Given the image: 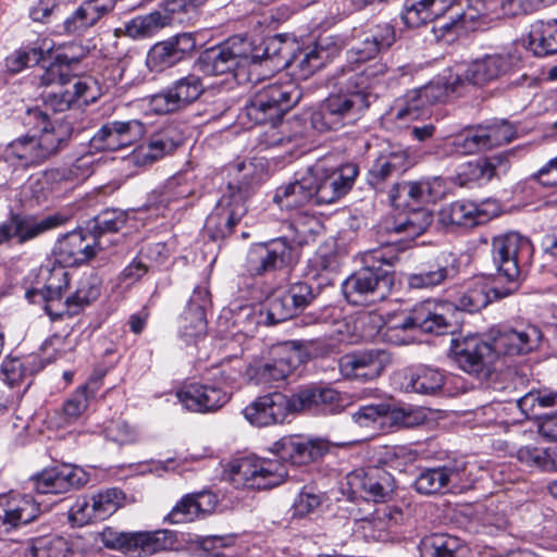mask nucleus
Returning a JSON list of instances; mask_svg holds the SVG:
<instances>
[{"instance_id": "f257e3e1", "label": "nucleus", "mask_w": 557, "mask_h": 557, "mask_svg": "<svg viewBox=\"0 0 557 557\" xmlns=\"http://www.w3.org/2000/svg\"><path fill=\"white\" fill-rule=\"evenodd\" d=\"M388 66L382 61L363 70L342 66L335 74L337 94H331L311 115V124L319 132L338 131L356 123L376 100L373 88L382 83Z\"/></svg>"}, {"instance_id": "f03ea898", "label": "nucleus", "mask_w": 557, "mask_h": 557, "mask_svg": "<svg viewBox=\"0 0 557 557\" xmlns=\"http://www.w3.org/2000/svg\"><path fill=\"white\" fill-rule=\"evenodd\" d=\"M327 450V442L320 438L284 436L273 444L272 451L276 458L250 455L233 459L228 466V479L236 488L270 490L285 481L288 475L286 462L306 465L323 457Z\"/></svg>"}, {"instance_id": "7ed1b4c3", "label": "nucleus", "mask_w": 557, "mask_h": 557, "mask_svg": "<svg viewBox=\"0 0 557 557\" xmlns=\"http://www.w3.org/2000/svg\"><path fill=\"white\" fill-rule=\"evenodd\" d=\"M533 251L531 240L519 233L495 236L492 240L493 262L497 269V281L505 278L506 286H497L483 277H476L468 283L457 298L456 308L478 312L493 300L513 294L519 287L521 268L531 263Z\"/></svg>"}, {"instance_id": "20e7f679", "label": "nucleus", "mask_w": 557, "mask_h": 557, "mask_svg": "<svg viewBox=\"0 0 557 557\" xmlns=\"http://www.w3.org/2000/svg\"><path fill=\"white\" fill-rule=\"evenodd\" d=\"M399 257L393 244L366 250L361 253L362 267L342 284L347 301L354 305L373 304L385 299L394 285L392 268Z\"/></svg>"}, {"instance_id": "39448f33", "label": "nucleus", "mask_w": 557, "mask_h": 557, "mask_svg": "<svg viewBox=\"0 0 557 557\" xmlns=\"http://www.w3.org/2000/svg\"><path fill=\"white\" fill-rule=\"evenodd\" d=\"M250 40L245 36H233L224 44L203 51L198 58L202 73L211 76L230 74L238 85L261 82V73H253L247 53H251Z\"/></svg>"}, {"instance_id": "423d86ee", "label": "nucleus", "mask_w": 557, "mask_h": 557, "mask_svg": "<svg viewBox=\"0 0 557 557\" xmlns=\"http://www.w3.org/2000/svg\"><path fill=\"white\" fill-rule=\"evenodd\" d=\"M237 364H222L216 368L213 382L185 384L176 392V397L185 409L191 412L210 413L223 408L231 399L227 387L237 382L243 372Z\"/></svg>"}, {"instance_id": "0eeeda50", "label": "nucleus", "mask_w": 557, "mask_h": 557, "mask_svg": "<svg viewBox=\"0 0 557 557\" xmlns=\"http://www.w3.org/2000/svg\"><path fill=\"white\" fill-rule=\"evenodd\" d=\"M453 327L451 314L445 304L424 300L416 304L410 311L388 324L383 336L394 345H404L408 341L400 332L419 330L422 333L444 335L450 333Z\"/></svg>"}, {"instance_id": "6e6552de", "label": "nucleus", "mask_w": 557, "mask_h": 557, "mask_svg": "<svg viewBox=\"0 0 557 557\" xmlns=\"http://www.w3.org/2000/svg\"><path fill=\"white\" fill-rule=\"evenodd\" d=\"M300 98V89L292 81L269 83L253 94L244 108V114L255 124L278 122Z\"/></svg>"}, {"instance_id": "1a4fd4ad", "label": "nucleus", "mask_w": 557, "mask_h": 557, "mask_svg": "<svg viewBox=\"0 0 557 557\" xmlns=\"http://www.w3.org/2000/svg\"><path fill=\"white\" fill-rule=\"evenodd\" d=\"M297 260V247L287 237L282 236L251 245L244 267L249 275L262 276L292 268Z\"/></svg>"}, {"instance_id": "9d476101", "label": "nucleus", "mask_w": 557, "mask_h": 557, "mask_svg": "<svg viewBox=\"0 0 557 557\" xmlns=\"http://www.w3.org/2000/svg\"><path fill=\"white\" fill-rule=\"evenodd\" d=\"M69 286V272L63 265H41L35 272L33 286L26 289L25 297L32 304H44L46 313L52 321H57L62 319L60 309Z\"/></svg>"}, {"instance_id": "9b49d317", "label": "nucleus", "mask_w": 557, "mask_h": 557, "mask_svg": "<svg viewBox=\"0 0 557 557\" xmlns=\"http://www.w3.org/2000/svg\"><path fill=\"white\" fill-rule=\"evenodd\" d=\"M313 187L314 205H330L348 193L358 175V166L346 163L338 168L326 169L323 163L309 166Z\"/></svg>"}, {"instance_id": "f8f14e48", "label": "nucleus", "mask_w": 557, "mask_h": 557, "mask_svg": "<svg viewBox=\"0 0 557 557\" xmlns=\"http://www.w3.org/2000/svg\"><path fill=\"white\" fill-rule=\"evenodd\" d=\"M65 222L66 218L59 213L40 218L11 211L8 219L0 223V246H10L12 242L24 245Z\"/></svg>"}, {"instance_id": "ddd939ff", "label": "nucleus", "mask_w": 557, "mask_h": 557, "mask_svg": "<svg viewBox=\"0 0 557 557\" xmlns=\"http://www.w3.org/2000/svg\"><path fill=\"white\" fill-rule=\"evenodd\" d=\"M102 543L107 548L123 553L151 555L173 547L175 534L169 530L154 532H119L107 528L101 533Z\"/></svg>"}, {"instance_id": "4468645a", "label": "nucleus", "mask_w": 557, "mask_h": 557, "mask_svg": "<svg viewBox=\"0 0 557 557\" xmlns=\"http://www.w3.org/2000/svg\"><path fill=\"white\" fill-rule=\"evenodd\" d=\"M450 357L462 371L480 380L490 377L495 361L491 344L476 335L453 339Z\"/></svg>"}, {"instance_id": "2eb2a0df", "label": "nucleus", "mask_w": 557, "mask_h": 557, "mask_svg": "<svg viewBox=\"0 0 557 557\" xmlns=\"http://www.w3.org/2000/svg\"><path fill=\"white\" fill-rule=\"evenodd\" d=\"M64 145L63 134L46 133L39 136L25 134L7 146L4 156L8 161H17L22 166H30L46 161Z\"/></svg>"}, {"instance_id": "dca6fc26", "label": "nucleus", "mask_w": 557, "mask_h": 557, "mask_svg": "<svg viewBox=\"0 0 557 557\" xmlns=\"http://www.w3.org/2000/svg\"><path fill=\"white\" fill-rule=\"evenodd\" d=\"M396 41V29L387 22L379 23L362 30L358 41L347 51V63L344 66L363 70L364 63L386 52Z\"/></svg>"}, {"instance_id": "f3484780", "label": "nucleus", "mask_w": 557, "mask_h": 557, "mask_svg": "<svg viewBox=\"0 0 557 557\" xmlns=\"http://www.w3.org/2000/svg\"><path fill=\"white\" fill-rule=\"evenodd\" d=\"M205 89L202 78L189 73L151 96L149 104L157 114L178 112L197 101Z\"/></svg>"}, {"instance_id": "a211bd4d", "label": "nucleus", "mask_w": 557, "mask_h": 557, "mask_svg": "<svg viewBox=\"0 0 557 557\" xmlns=\"http://www.w3.org/2000/svg\"><path fill=\"white\" fill-rule=\"evenodd\" d=\"M296 412H300L296 392L292 396L280 392L268 393L259 396L243 410L245 418L257 426L282 423L288 414Z\"/></svg>"}, {"instance_id": "6ab92c4d", "label": "nucleus", "mask_w": 557, "mask_h": 557, "mask_svg": "<svg viewBox=\"0 0 557 557\" xmlns=\"http://www.w3.org/2000/svg\"><path fill=\"white\" fill-rule=\"evenodd\" d=\"M460 270V261L450 251H441L433 258L422 262L407 277L410 288L432 289L455 280Z\"/></svg>"}, {"instance_id": "aec40b11", "label": "nucleus", "mask_w": 557, "mask_h": 557, "mask_svg": "<svg viewBox=\"0 0 557 557\" xmlns=\"http://www.w3.org/2000/svg\"><path fill=\"white\" fill-rule=\"evenodd\" d=\"M389 352L373 348L345 354L338 359V369L344 379L372 381L379 377L391 363Z\"/></svg>"}, {"instance_id": "412c9836", "label": "nucleus", "mask_w": 557, "mask_h": 557, "mask_svg": "<svg viewBox=\"0 0 557 557\" xmlns=\"http://www.w3.org/2000/svg\"><path fill=\"white\" fill-rule=\"evenodd\" d=\"M146 133L139 120L111 121L103 124L90 139V147L98 151H117L137 143Z\"/></svg>"}, {"instance_id": "4be33fe9", "label": "nucleus", "mask_w": 557, "mask_h": 557, "mask_svg": "<svg viewBox=\"0 0 557 557\" xmlns=\"http://www.w3.org/2000/svg\"><path fill=\"white\" fill-rule=\"evenodd\" d=\"M40 513L39 503L29 494L0 495V537L33 522Z\"/></svg>"}, {"instance_id": "5701e85b", "label": "nucleus", "mask_w": 557, "mask_h": 557, "mask_svg": "<svg viewBox=\"0 0 557 557\" xmlns=\"http://www.w3.org/2000/svg\"><path fill=\"white\" fill-rule=\"evenodd\" d=\"M446 194V184L441 177H432L417 182L393 184L388 198L393 206L426 205L441 200Z\"/></svg>"}, {"instance_id": "b1692460", "label": "nucleus", "mask_w": 557, "mask_h": 557, "mask_svg": "<svg viewBox=\"0 0 557 557\" xmlns=\"http://www.w3.org/2000/svg\"><path fill=\"white\" fill-rule=\"evenodd\" d=\"M32 481L38 494H63L84 486L89 475L81 467L62 465L42 470Z\"/></svg>"}, {"instance_id": "393cba45", "label": "nucleus", "mask_w": 557, "mask_h": 557, "mask_svg": "<svg viewBox=\"0 0 557 557\" xmlns=\"http://www.w3.org/2000/svg\"><path fill=\"white\" fill-rule=\"evenodd\" d=\"M348 483L366 499L385 503L391 499L396 482L394 476L381 466H369L348 475Z\"/></svg>"}, {"instance_id": "a878e982", "label": "nucleus", "mask_w": 557, "mask_h": 557, "mask_svg": "<svg viewBox=\"0 0 557 557\" xmlns=\"http://www.w3.org/2000/svg\"><path fill=\"white\" fill-rule=\"evenodd\" d=\"M195 48L194 34L181 33L153 45L148 51L146 62L151 71L162 72L186 59Z\"/></svg>"}, {"instance_id": "bb28decb", "label": "nucleus", "mask_w": 557, "mask_h": 557, "mask_svg": "<svg viewBox=\"0 0 557 557\" xmlns=\"http://www.w3.org/2000/svg\"><path fill=\"white\" fill-rule=\"evenodd\" d=\"M444 97L445 90L440 85L429 84L410 90L403 98L397 99L387 115L398 123L416 121L426 107L441 101Z\"/></svg>"}, {"instance_id": "cd10ccee", "label": "nucleus", "mask_w": 557, "mask_h": 557, "mask_svg": "<svg viewBox=\"0 0 557 557\" xmlns=\"http://www.w3.org/2000/svg\"><path fill=\"white\" fill-rule=\"evenodd\" d=\"M542 336L541 330L533 324L503 329L493 337L491 344L494 358L496 359L497 355L519 356L529 354L539 346Z\"/></svg>"}, {"instance_id": "c85d7f7f", "label": "nucleus", "mask_w": 557, "mask_h": 557, "mask_svg": "<svg viewBox=\"0 0 557 557\" xmlns=\"http://www.w3.org/2000/svg\"><path fill=\"white\" fill-rule=\"evenodd\" d=\"M296 401L301 411L320 414H336L347 406V398L337 389L325 386H307L296 392Z\"/></svg>"}, {"instance_id": "c756f323", "label": "nucleus", "mask_w": 557, "mask_h": 557, "mask_svg": "<svg viewBox=\"0 0 557 557\" xmlns=\"http://www.w3.org/2000/svg\"><path fill=\"white\" fill-rule=\"evenodd\" d=\"M97 238H92L88 230H77L65 234L55 246V255L60 263L75 267L91 260L98 249Z\"/></svg>"}, {"instance_id": "7c9ffc66", "label": "nucleus", "mask_w": 557, "mask_h": 557, "mask_svg": "<svg viewBox=\"0 0 557 557\" xmlns=\"http://www.w3.org/2000/svg\"><path fill=\"white\" fill-rule=\"evenodd\" d=\"M208 302L209 292L196 287L180 323V336L187 345L196 344L207 334L205 308Z\"/></svg>"}, {"instance_id": "2f4dec72", "label": "nucleus", "mask_w": 557, "mask_h": 557, "mask_svg": "<svg viewBox=\"0 0 557 557\" xmlns=\"http://www.w3.org/2000/svg\"><path fill=\"white\" fill-rule=\"evenodd\" d=\"M409 168L408 152L399 146L383 149L368 173V183L377 191L384 190V183L405 173Z\"/></svg>"}, {"instance_id": "473e14b6", "label": "nucleus", "mask_w": 557, "mask_h": 557, "mask_svg": "<svg viewBox=\"0 0 557 557\" xmlns=\"http://www.w3.org/2000/svg\"><path fill=\"white\" fill-rule=\"evenodd\" d=\"M297 362L296 351L283 349L268 362L247 367L246 375L256 385L269 386L284 381L296 369Z\"/></svg>"}, {"instance_id": "72a5a7b5", "label": "nucleus", "mask_w": 557, "mask_h": 557, "mask_svg": "<svg viewBox=\"0 0 557 557\" xmlns=\"http://www.w3.org/2000/svg\"><path fill=\"white\" fill-rule=\"evenodd\" d=\"M513 65L509 53L485 54L472 61L465 71V79L473 85H485L508 74Z\"/></svg>"}, {"instance_id": "f704fd0d", "label": "nucleus", "mask_w": 557, "mask_h": 557, "mask_svg": "<svg viewBox=\"0 0 557 557\" xmlns=\"http://www.w3.org/2000/svg\"><path fill=\"white\" fill-rule=\"evenodd\" d=\"M485 210L469 200H456L438 211V222L447 228L474 227L488 221Z\"/></svg>"}, {"instance_id": "c9c22d12", "label": "nucleus", "mask_w": 557, "mask_h": 557, "mask_svg": "<svg viewBox=\"0 0 557 557\" xmlns=\"http://www.w3.org/2000/svg\"><path fill=\"white\" fill-rule=\"evenodd\" d=\"M313 178L310 176L309 168L305 172H298L294 182L278 186L275 190L273 201L281 208L293 210L314 203Z\"/></svg>"}, {"instance_id": "e433bc0d", "label": "nucleus", "mask_w": 557, "mask_h": 557, "mask_svg": "<svg viewBox=\"0 0 557 557\" xmlns=\"http://www.w3.org/2000/svg\"><path fill=\"white\" fill-rule=\"evenodd\" d=\"M455 0H405L401 20L407 27L416 28L438 17H443L448 10L454 9Z\"/></svg>"}, {"instance_id": "4c0bfd02", "label": "nucleus", "mask_w": 557, "mask_h": 557, "mask_svg": "<svg viewBox=\"0 0 557 557\" xmlns=\"http://www.w3.org/2000/svg\"><path fill=\"white\" fill-rule=\"evenodd\" d=\"M249 40L252 48L251 53H247L249 65L253 73H261V81L274 67L280 69L287 64V62L281 58V46L283 41L277 37L264 40L260 39L259 44L251 38H249Z\"/></svg>"}, {"instance_id": "58836bf2", "label": "nucleus", "mask_w": 557, "mask_h": 557, "mask_svg": "<svg viewBox=\"0 0 557 557\" xmlns=\"http://www.w3.org/2000/svg\"><path fill=\"white\" fill-rule=\"evenodd\" d=\"M181 140L172 127L164 128L151 136L146 146L140 147L133 154V160L138 165H149L164 156L173 152Z\"/></svg>"}, {"instance_id": "ea45409f", "label": "nucleus", "mask_w": 557, "mask_h": 557, "mask_svg": "<svg viewBox=\"0 0 557 557\" xmlns=\"http://www.w3.org/2000/svg\"><path fill=\"white\" fill-rule=\"evenodd\" d=\"M101 293V284L98 276L88 274L81 277L76 289L67 296L60 309L62 319L79 314L86 307L96 301Z\"/></svg>"}, {"instance_id": "a19ab883", "label": "nucleus", "mask_w": 557, "mask_h": 557, "mask_svg": "<svg viewBox=\"0 0 557 557\" xmlns=\"http://www.w3.org/2000/svg\"><path fill=\"white\" fill-rule=\"evenodd\" d=\"M127 221L126 213L117 209H106L97 214L87 224V230L99 243L98 249L103 250L109 245L113 244L111 235L116 234L122 230Z\"/></svg>"}, {"instance_id": "79ce46f5", "label": "nucleus", "mask_w": 557, "mask_h": 557, "mask_svg": "<svg viewBox=\"0 0 557 557\" xmlns=\"http://www.w3.org/2000/svg\"><path fill=\"white\" fill-rule=\"evenodd\" d=\"M405 379L407 391L428 396L441 393L446 382L443 371L428 366L410 370Z\"/></svg>"}, {"instance_id": "37998d69", "label": "nucleus", "mask_w": 557, "mask_h": 557, "mask_svg": "<svg viewBox=\"0 0 557 557\" xmlns=\"http://www.w3.org/2000/svg\"><path fill=\"white\" fill-rule=\"evenodd\" d=\"M528 48L536 57L557 53V18L535 21L529 33Z\"/></svg>"}, {"instance_id": "c03bdc74", "label": "nucleus", "mask_w": 557, "mask_h": 557, "mask_svg": "<svg viewBox=\"0 0 557 557\" xmlns=\"http://www.w3.org/2000/svg\"><path fill=\"white\" fill-rule=\"evenodd\" d=\"M420 557H458L465 550L463 541L447 533H431L418 545Z\"/></svg>"}, {"instance_id": "a18cd8bd", "label": "nucleus", "mask_w": 557, "mask_h": 557, "mask_svg": "<svg viewBox=\"0 0 557 557\" xmlns=\"http://www.w3.org/2000/svg\"><path fill=\"white\" fill-rule=\"evenodd\" d=\"M67 542L54 534L32 537L24 542L20 548L21 557H65Z\"/></svg>"}, {"instance_id": "49530a36", "label": "nucleus", "mask_w": 557, "mask_h": 557, "mask_svg": "<svg viewBox=\"0 0 557 557\" xmlns=\"http://www.w3.org/2000/svg\"><path fill=\"white\" fill-rule=\"evenodd\" d=\"M41 368L40 360L35 356L25 358L7 357L1 363V373L7 384L14 387L39 372Z\"/></svg>"}, {"instance_id": "de8ad7c7", "label": "nucleus", "mask_w": 557, "mask_h": 557, "mask_svg": "<svg viewBox=\"0 0 557 557\" xmlns=\"http://www.w3.org/2000/svg\"><path fill=\"white\" fill-rule=\"evenodd\" d=\"M95 162V154L87 152L76 158L70 165L50 171L47 176L57 182L78 184L94 173Z\"/></svg>"}, {"instance_id": "09e8293b", "label": "nucleus", "mask_w": 557, "mask_h": 557, "mask_svg": "<svg viewBox=\"0 0 557 557\" xmlns=\"http://www.w3.org/2000/svg\"><path fill=\"white\" fill-rule=\"evenodd\" d=\"M23 126L32 136H39L46 133L63 134V143H67L70 132L62 125H53L49 115L39 107L27 108L20 116Z\"/></svg>"}, {"instance_id": "8fccbe9b", "label": "nucleus", "mask_w": 557, "mask_h": 557, "mask_svg": "<svg viewBox=\"0 0 557 557\" xmlns=\"http://www.w3.org/2000/svg\"><path fill=\"white\" fill-rule=\"evenodd\" d=\"M252 194L253 189L247 182L228 183L218 205L235 216L243 219L248 211L247 201Z\"/></svg>"}, {"instance_id": "3c124183", "label": "nucleus", "mask_w": 557, "mask_h": 557, "mask_svg": "<svg viewBox=\"0 0 557 557\" xmlns=\"http://www.w3.org/2000/svg\"><path fill=\"white\" fill-rule=\"evenodd\" d=\"M483 8L484 4L481 0H475L473 4H468L467 8H462L461 2L455 0L454 9L448 10V12H455L462 30H484L493 18L483 12Z\"/></svg>"}, {"instance_id": "603ef678", "label": "nucleus", "mask_w": 557, "mask_h": 557, "mask_svg": "<svg viewBox=\"0 0 557 557\" xmlns=\"http://www.w3.org/2000/svg\"><path fill=\"white\" fill-rule=\"evenodd\" d=\"M240 220L216 203L215 208L207 216L205 231L212 240L224 239L233 233Z\"/></svg>"}, {"instance_id": "864d4df0", "label": "nucleus", "mask_w": 557, "mask_h": 557, "mask_svg": "<svg viewBox=\"0 0 557 557\" xmlns=\"http://www.w3.org/2000/svg\"><path fill=\"white\" fill-rule=\"evenodd\" d=\"M446 471V465L422 469L413 482L414 490L422 495L446 493L447 480L449 478Z\"/></svg>"}, {"instance_id": "5fc2aeb1", "label": "nucleus", "mask_w": 557, "mask_h": 557, "mask_svg": "<svg viewBox=\"0 0 557 557\" xmlns=\"http://www.w3.org/2000/svg\"><path fill=\"white\" fill-rule=\"evenodd\" d=\"M195 175L190 171L176 173L166 180L161 201L170 203L193 196L196 191Z\"/></svg>"}, {"instance_id": "6e6d98bb", "label": "nucleus", "mask_w": 557, "mask_h": 557, "mask_svg": "<svg viewBox=\"0 0 557 557\" xmlns=\"http://www.w3.org/2000/svg\"><path fill=\"white\" fill-rule=\"evenodd\" d=\"M432 215L425 210H414L406 215L399 216L392 230L407 239H414L422 235L431 225Z\"/></svg>"}, {"instance_id": "4d7b16f0", "label": "nucleus", "mask_w": 557, "mask_h": 557, "mask_svg": "<svg viewBox=\"0 0 557 557\" xmlns=\"http://www.w3.org/2000/svg\"><path fill=\"white\" fill-rule=\"evenodd\" d=\"M418 459V453L408 446H383L376 453V461L392 469L404 471Z\"/></svg>"}, {"instance_id": "13d9d810", "label": "nucleus", "mask_w": 557, "mask_h": 557, "mask_svg": "<svg viewBox=\"0 0 557 557\" xmlns=\"http://www.w3.org/2000/svg\"><path fill=\"white\" fill-rule=\"evenodd\" d=\"M163 26V15L153 11L132 18L125 24L124 33L133 39H144L153 36Z\"/></svg>"}, {"instance_id": "bf43d9fd", "label": "nucleus", "mask_w": 557, "mask_h": 557, "mask_svg": "<svg viewBox=\"0 0 557 557\" xmlns=\"http://www.w3.org/2000/svg\"><path fill=\"white\" fill-rule=\"evenodd\" d=\"M447 146L457 154H472L486 150L480 126L471 127L450 137Z\"/></svg>"}, {"instance_id": "052dcab7", "label": "nucleus", "mask_w": 557, "mask_h": 557, "mask_svg": "<svg viewBox=\"0 0 557 557\" xmlns=\"http://www.w3.org/2000/svg\"><path fill=\"white\" fill-rule=\"evenodd\" d=\"M331 59L329 50L321 41L302 52L295 59L299 75L304 78L309 77L315 71L323 67Z\"/></svg>"}, {"instance_id": "680f3d73", "label": "nucleus", "mask_w": 557, "mask_h": 557, "mask_svg": "<svg viewBox=\"0 0 557 557\" xmlns=\"http://www.w3.org/2000/svg\"><path fill=\"white\" fill-rule=\"evenodd\" d=\"M124 493L119 488H107L91 496V510L97 520H104L113 515L123 504Z\"/></svg>"}, {"instance_id": "e2e57ef3", "label": "nucleus", "mask_w": 557, "mask_h": 557, "mask_svg": "<svg viewBox=\"0 0 557 557\" xmlns=\"http://www.w3.org/2000/svg\"><path fill=\"white\" fill-rule=\"evenodd\" d=\"M313 278H320L319 286L332 285L339 270L337 256L334 253L317 252L310 260Z\"/></svg>"}, {"instance_id": "0e129e2a", "label": "nucleus", "mask_w": 557, "mask_h": 557, "mask_svg": "<svg viewBox=\"0 0 557 557\" xmlns=\"http://www.w3.org/2000/svg\"><path fill=\"white\" fill-rule=\"evenodd\" d=\"M290 299L286 292L276 293L268 299L267 320L270 324L281 323L299 313Z\"/></svg>"}, {"instance_id": "69168bd1", "label": "nucleus", "mask_w": 557, "mask_h": 557, "mask_svg": "<svg viewBox=\"0 0 557 557\" xmlns=\"http://www.w3.org/2000/svg\"><path fill=\"white\" fill-rule=\"evenodd\" d=\"M88 388L85 384L79 386L63 404L61 409V420L63 425H70L77 421L82 413L88 407Z\"/></svg>"}, {"instance_id": "338daca9", "label": "nucleus", "mask_w": 557, "mask_h": 557, "mask_svg": "<svg viewBox=\"0 0 557 557\" xmlns=\"http://www.w3.org/2000/svg\"><path fill=\"white\" fill-rule=\"evenodd\" d=\"M480 132L486 149L508 144L516 137L515 127L506 121L484 126L480 125Z\"/></svg>"}, {"instance_id": "774afa93", "label": "nucleus", "mask_w": 557, "mask_h": 557, "mask_svg": "<svg viewBox=\"0 0 557 557\" xmlns=\"http://www.w3.org/2000/svg\"><path fill=\"white\" fill-rule=\"evenodd\" d=\"M497 158H480L462 165L460 176L469 182H488L496 171Z\"/></svg>"}]
</instances>
